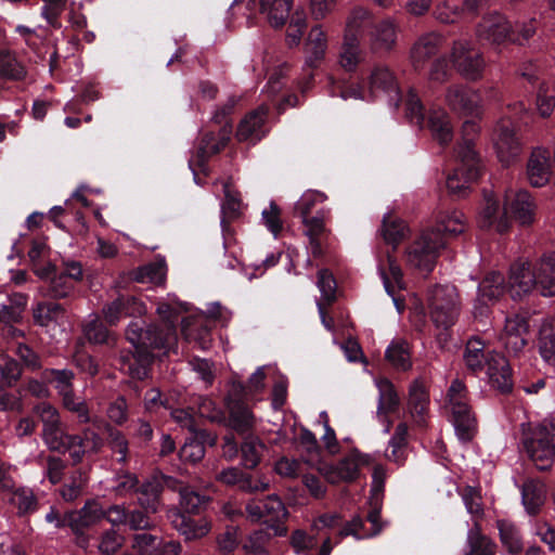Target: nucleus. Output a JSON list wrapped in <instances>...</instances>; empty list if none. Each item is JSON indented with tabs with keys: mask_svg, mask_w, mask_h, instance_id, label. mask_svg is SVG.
Returning a JSON list of instances; mask_svg holds the SVG:
<instances>
[{
	"mask_svg": "<svg viewBox=\"0 0 555 555\" xmlns=\"http://www.w3.org/2000/svg\"><path fill=\"white\" fill-rule=\"evenodd\" d=\"M157 313L162 319L160 324L150 325L144 330L138 322H131L127 327L126 338L134 347V352L120 353V370L133 378L144 379L147 376V366L153 359L150 349L167 353L177 345V309L168 304H162L157 308Z\"/></svg>",
	"mask_w": 555,
	"mask_h": 555,
	"instance_id": "nucleus-1",
	"label": "nucleus"
},
{
	"mask_svg": "<svg viewBox=\"0 0 555 555\" xmlns=\"http://www.w3.org/2000/svg\"><path fill=\"white\" fill-rule=\"evenodd\" d=\"M463 361L466 369L475 374L486 370L489 384L501 393H508L513 389L507 359L494 350H486L485 343L479 338L473 337L466 343Z\"/></svg>",
	"mask_w": 555,
	"mask_h": 555,
	"instance_id": "nucleus-2",
	"label": "nucleus"
},
{
	"mask_svg": "<svg viewBox=\"0 0 555 555\" xmlns=\"http://www.w3.org/2000/svg\"><path fill=\"white\" fill-rule=\"evenodd\" d=\"M520 441L538 469L545 470L551 467L555 459V422L522 424Z\"/></svg>",
	"mask_w": 555,
	"mask_h": 555,
	"instance_id": "nucleus-3",
	"label": "nucleus"
},
{
	"mask_svg": "<svg viewBox=\"0 0 555 555\" xmlns=\"http://www.w3.org/2000/svg\"><path fill=\"white\" fill-rule=\"evenodd\" d=\"M380 93H395L398 98V81L395 73L384 63L374 64L361 86H351L341 92L344 99L369 100Z\"/></svg>",
	"mask_w": 555,
	"mask_h": 555,
	"instance_id": "nucleus-4",
	"label": "nucleus"
},
{
	"mask_svg": "<svg viewBox=\"0 0 555 555\" xmlns=\"http://www.w3.org/2000/svg\"><path fill=\"white\" fill-rule=\"evenodd\" d=\"M451 67L465 80L482 78L486 61L482 52L467 39L454 40L449 54Z\"/></svg>",
	"mask_w": 555,
	"mask_h": 555,
	"instance_id": "nucleus-5",
	"label": "nucleus"
},
{
	"mask_svg": "<svg viewBox=\"0 0 555 555\" xmlns=\"http://www.w3.org/2000/svg\"><path fill=\"white\" fill-rule=\"evenodd\" d=\"M430 318L437 327L453 326L460 315L461 301L453 285H437L429 292Z\"/></svg>",
	"mask_w": 555,
	"mask_h": 555,
	"instance_id": "nucleus-6",
	"label": "nucleus"
},
{
	"mask_svg": "<svg viewBox=\"0 0 555 555\" xmlns=\"http://www.w3.org/2000/svg\"><path fill=\"white\" fill-rule=\"evenodd\" d=\"M455 168L447 177V188L455 196H464L470 183L476 181L481 170V159L477 151L469 147L454 155Z\"/></svg>",
	"mask_w": 555,
	"mask_h": 555,
	"instance_id": "nucleus-7",
	"label": "nucleus"
},
{
	"mask_svg": "<svg viewBox=\"0 0 555 555\" xmlns=\"http://www.w3.org/2000/svg\"><path fill=\"white\" fill-rule=\"evenodd\" d=\"M448 397L456 436L461 441L468 442L476 433V418L467 403V389L464 383L460 379L453 380Z\"/></svg>",
	"mask_w": 555,
	"mask_h": 555,
	"instance_id": "nucleus-8",
	"label": "nucleus"
},
{
	"mask_svg": "<svg viewBox=\"0 0 555 555\" xmlns=\"http://www.w3.org/2000/svg\"><path fill=\"white\" fill-rule=\"evenodd\" d=\"M446 247L443 237L436 231L426 229L406 249V261L410 266L430 272Z\"/></svg>",
	"mask_w": 555,
	"mask_h": 555,
	"instance_id": "nucleus-9",
	"label": "nucleus"
},
{
	"mask_svg": "<svg viewBox=\"0 0 555 555\" xmlns=\"http://www.w3.org/2000/svg\"><path fill=\"white\" fill-rule=\"evenodd\" d=\"M443 101L451 112L460 116H477L481 109L479 91L462 82L449 85Z\"/></svg>",
	"mask_w": 555,
	"mask_h": 555,
	"instance_id": "nucleus-10",
	"label": "nucleus"
},
{
	"mask_svg": "<svg viewBox=\"0 0 555 555\" xmlns=\"http://www.w3.org/2000/svg\"><path fill=\"white\" fill-rule=\"evenodd\" d=\"M513 25L509 20L498 11L489 12L482 16L476 26V37L492 46H500L505 41H517L513 39Z\"/></svg>",
	"mask_w": 555,
	"mask_h": 555,
	"instance_id": "nucleus-11",
	"label": "nucleus"
},
{
	"mask_svg": "<svg viewBox=\"0 0 555 555\" xmlns=\"http://www.w3.org/2000/svg\"><path fill=\"white\" fill-rule=\"evenodd\" d=\"M367 463L369 455L352 451L337 464H321L319 472L331 483L351 482L359 477L360 468Z\"/></svg>",
	"mask_w": 555,
	"mask_h": 555,
	"instance_id": "nucleus-12",
	"label": "nucleus"
},
{
	"mask_svg": "<svg viewBox=\"0 0 555 555\" xmlns=\"http://www.w3.org/2000/svg\"><path fill=\"white\" fill-rule=\"evenodd\" d=\"M477 222L481 229L498 233H504L509 229L511 220L506 216L505 205L501 207L500 195L494 191L485 190Z\"/></svg>",
	"mask_w": 555,
	"mask_h": 555,
	"instance_id": "nucleus-13",
	"label": "nucleus"
},
{
	"mask_svg": "<svg viewBox=\"0 0 555 555\" xmlns=\"http://www.w3.org/2000/svg\"><path fill=\"white\" fill-rule=\"evenodd\" d=\"M399 25L386 17L371 25L367 30V47L372 54L387 55L395 51L398 42Z\"/></svg>",
	"mask_w": 555,
	"mask_h": 555,
	"instance_id": "nucleus-14",
	"label": "nucleus"
},
{
	"mask_svg": "<svg viewBox=\"0 0 555 555\" xmlns=\"http://www.w3.org/2000/svg\"><path fill=\"white\" fill-rule=\"evenodd\" d=\"M529 328L528 317L520 313L506 317L500 341L508 353L518 356L522 352L529 340Z\"/></svg>",
	"mask_w": 555,
	"mask_h": 555,
	"instance_id": "nucleus-15",
	"label": "nucleus"
},
{
	"mask_svg": "<svg viewBox=\"0 0 555 555\" xmlns=\"http://www.w3.org/2000/svg\"><path fill=\"white\" fill-rule=\"evenodd\" d=\"M493 142L498 157L503 165H509L519 156L522 149L515 126L506 118L496 124Z\"/></svg>",
	"mask_w": 555,
	"mask_h": 555,
	"instance_id": "nucleus-16",
	"label": "nucleus"
},
{
	"mask_svg": "<svg viewBox=\"0 0 555 555\" xmlns=\"http://www.w3.org/2000/svg\"><path fill=\"white\" fill-rule=\"evenodd\" d=\"M443 44V38L437 33H426L420 36L409 52L410 64L414 70H423L428 62L438 55Z\"/></svg>",
	"mask_w": 555,
	"mask_h": 555,
	"instance_id": "nucleus-17",
	"label": "nucleus"
},
{
	"mask_svg": "<svg viewBox=\"0 0 555 555\" xmlns=\"http://www.w3.org/2000/svg\"><path fill=\"white\" fill-rule=\"evenodd\" d=\"M505 209L506 216L513 218L521 225L533 222L535 215V204L529 192L525 190L505 191Z\"/></svg>",
	"mask_w": 555,
	"mask_h": 555,
	"instance_id": "nucleus-18",
	"label": "nucleus"
},
{
	"mask_svg": "<svg viewBox=\"0 0 555 555\" xmlns=\"http://www.w3.org/2000/svg\"><path fill=\"white\" fill-rule=\"evenodd\" d=\"M330 211L320 209L315 216L301 219L304 224V234L308 237L309 249L313 257L319 258L324 254V245L330 234L325 222L328 219Z\"/></svg>",
	"mask_w": 555,
	"mask_h": 555,
	"instance_id": "nucleus-19",
	"label": "nucleus"
},
{
	"mask_svg": "<svg viewBox=\"0 0 555 555\" xmlns=\"http://www.w3.org/2000/svg\"><path fill=\"white\" fill-rule=\"evenodd\" d=\"M537 285V278L532 264L519 260L511 266L507 292L513 299H521L530 294Z\"/></svg>",
	"mask_w": 555,
	"mask_h": 555,
	"instance_id": "nucleus-20",
	"label": "nucleus"
},
{
	"mask_svg": "<svg viewBox=\"0 0 555 555\" xmlns=\"http://www.w3.org/2000/svg\"><path fill=\"white\" fill-rule=\"evenodd\" d=\"M268 112V106L260 105L258 108L247 114L237 127V140L253 144L260 141L269 131L266 125Z\"/></svg>",
	"mask_w": 555,
	"mask_h": 555,
	"instance_id": "nucleus-21",
	"label": "nucleus"
},
{
	"mask_svg": "<svg viewBox=\"0 0 555 555\" xmlns=\"http://www.w3.org/2000/svg\"><path fill=\"white\" fill-rule=\"evenodd\" d=\"M105 516V511L102 505L95 501L90 500L79 511H72L67 513L69 520V528L77 535H81V545L87 543V538L83 537L85 529L95 525Z\"/></svg>",
	"mask_w": 555,
	"mask_h": 555,
	"instance_id": "nucleus-22",
	"label": "nucleus"
},
{
	"mask_svg": "<svg viewBox=\"0 0 555 555\" xmlns=\"http://www.w3.org/2000/svg\"><path fill=\"white\" fill-rule=\"evenodd\" d=\"M507 287L504 286V278L499 272L488 274L478 286V297L473 313L477 317L486 315L488 305L501 297Z\"/></svg>",
	"mask_w": 555,
	"mask_h": 555,
	"instance_id": "nucleus-23",
	"label": "nucleus"
},
{
	"mask_svg": "<svg viewBox=\"0 0 555 555\" xmlns=\"http://www.w3.org/2000/svg\"><path fill=\"white\" fill-rule=\"evenodd\" d=\"M527 179L533 188H542L552 177L550 152L544 147H535L530 153L526 168Z\"/></svg>",
	"mask_w": 555,
	"mask_h": 555,
	"instance_id": "nucleus-24",
	"label": "nucleus"
},
{
	"mask_svg": "<svg viewBox=\"0 0 555 555\" xmlns=\"http://www.w3.org/2000/svg\"><path fill=\"white\" fill-rule=\"evenodd\" d=\"M103 317L109 325H116L125 317L145 313L144 305L131 295H119L102 309Z\"/></svg>",
	"mask_w": 555,
	"mask_h": 555,
	"instance_id": "nucleus-25",
	"label": "nucleus"
},
{
	"mask_svg": "<svg viewBox=\"0 0 555 555\" xmlns=\"http://www.w3.org/2000/svg\"><path fill=\"white\" fill-rule=\"evenodd\" d=\"M168 518L172 526L182 534L186 540H196L205 537L211 529L210 522L204 518L195 520L179 509L173 508L168 512Z\"/></svg>",
	"mask_w": 555,
	"mask_h": 555,
	"instance_id": "nucleus-26",
	"label": "nucleus"
},
{
	"mask_svg": "<svg viewBox=\"0 0 555 555\" xmlns=\"http://www.w3.org/2000/svg\"><path fill=\"white\" fill-rule=\"evenodd\" d=\"M327 35L321 25L313 26L305 42V66L315 68L324 60L327 51Z\"/></svg>",
	"mask_w": 555,
	"mask_h": 555,
	"instance_id": "nucleus-27",
	"label": "nucleus"
},
{
	"mask_svg": "<svg viewBox=\"0 0 555 555\" xmlns=\"http://www.w3.org/2000/svg\"><path fill=\"white\" fill-rule=\"evenodd\" d=\"M263 522L269 524V529L273 531V535L284 537L287 528L283 520L287 517V509L278 495H269L262 500Z\"/></svg>",
	"mask_w": 555,
	"mask_h": 555,
	"instance_id": "nucleus-28",
	"label": "nucleus"
},
{
	"mask_svg": "<svg viewBox=\"0 0 555 555\" xmlns=\"http://www.w3.org/2000/svg\"><path fill=\"white\" fill-rule=\"evenodd\" d=\"M378 272L383 280L384 287L388 295H390L399 308L398 299L396 298L397 291L403 288L402 270L397 262V259L387 251L386 258L379 260Z\"/></svg>",
	"mask_w": 555,
	"mask_h": 555,
	"instance_id": "nucleus-29",
	"label": "nucleus"
},
{
	"mask_svg": "<svg viewBox=\"0 0 555 555\" xmlns=\"http://www.w3.org/2000/svg\"><path fill=\"white\" fill-rule=\"evenodd\" d=\"M376 387L378 389L377 416L382 422L387 423L385 431L388 433L390 429V421L387 415L397 411L400 404V399L395 386L387 378L377 379Z\"/></svg>",
	"mask_w": 555,
	"mask_h": 555,
	"instance_id": "nucleus-30",
	"label": "nucleus"
},
{
	"mask_svg": "<svg viewBox=\"0 0 555 555\" xmlns=\"http://www.w3.org/2000/svg\"><path fill=\"white\" fill-rule=\"evenodd\" d=\"M427 127L433 138L440 144L447 145L453 139V126L449 113L442 107L429 111Z\"/></svg>",
	"mask_w": 555,
	"mask_h": 555,
	"instance_id": "nucleus-31",
	"label": "nucleus"
},
{
	"mask_svg": "<svg viewBox=\"0 0 555 555\" xmlns=\"http://www.w3.org/2000/svg\"><path fill=\"white\" fill-rule=\"evenodd\" d=\"M466 229V219L462 211L456 209H449L439 211L436 217V225L430 230L439 233L444 243L447 237L456 236L463 233Z\"/></svg>",
	"mask_w": 555,
	"mask_h": 555,
	"instance_id": "nucleus-32",
	"label": "nucleus"
},
{
	"mask_svg": "<svg viewBox=\"0 0 555 555\" xmlns=\"http://www.w3.org/2000/svg\"><path fill=\"white\" fill-rule=\"evenodd\" d=\"M537 278V285L542 296L555 295V255L543 256L532 264Z\"/></svg>",
	"mask_w": 555,
	"mask_h": 555,
	"instance_id": "nucleus-33",
	"label": "nucleus"
},
{
	"mask_svg": "<svg viewBox=\"0 0 555 555\" xmlns=\"http://www.w3.org/2000/svg\"><path fill=\"white\" fill-rule=\"evenodd\" d=\"M429 397L425 386L415 380L409 389L408 410L417 425H424L428 411Z\"/></svg>",
	"mask_w": 555,
	"mask_h": 555,
	"instance_id": "nucleus-34",
	"label": "nucleus"
},
{
	"mask_svg": "<svg viewBox=\"0 0 555 555\" xmlns=\"http://www.w3.org/2000/svg\"><path fill=\"white\" fill-rule=\"evenodd\" d=\"M293 0H260L259 12L274 28L282 27L289 18Z\"/></svg>",
	"mask_w": 555,
	"mask_h": 555,
	"instance_id": "nucleus-35",
	"label": "nucleus"
},
{
	"mask_svg": "<svg viewBox=\"0 0 555 555\" xmlns=\"http://www.w3.org/2000/svg\"><path fill=\"white\" fill-rule=\"evenodd\" d=\"M363 51L360 39L343 37V42L338 52V65L348 73L356 72L363 62Z\"/></svg>",
	"mask_w": 555,
	"mask_h": 555,
	"instance_id": "nucleus-36",
	"label": "nucleus"
},
{
	"mask_svg": "<svg viewBox=\"0 0 555 555\" xmlns=\"http://www.w3.org/2000/svg\"><path fill=\"white\" fill-rule=\"evenodd\" d=\"M521 501L529 515H537L545 500V490L542 482L528 479L520 487Z\"/></svg>",
	"mask_w": 555,
	"mask_h": 555,
	"instance_id": "nucleus-37",
	"label": "nucleus"
},
{
	"mask_svg": "<svg viewBox=\"0 0 555 555\" xmlns=\"http://www.w3.org/2000/svg\"><path fill=\"white\" fill-rule=\"evenodd\" d=\"M374 23L373 13L369 9L354 7L346 18L343 37L360 39L363 29H370L371 25Z\"/></svg>",
	"mask_w": 555,
	"mask_h": 555,
	"instance_id": "nucleus-38",
	"label": "nucleus"
},
{
	"mask_svg": "<svg viewBox=\"0 0 555 555\" xmlns=\"http://www.w3.org/2000/svg\"><path fill=\"white\" fill-rule=\"evenodd\" d=\"M41 438L49 450L61 453L66 452V443L77 444L80 442L78 435L66 433L62 423L50 428H42Z\"/></svg>",
	"mask_w": 555,
	"mask_h": 555,
	"instance_id": "nucleus-39",
	"label": "nucleus"
},
{
	"mask_svg": "<svg viewBox=\"0 0 555 555\" xmlns=\"http://www.w3.org/2000/svg\"><path fill=\"white\" fill-rule=\"evenodd\" d=\"M64 317V306L54 301H39L33 307L34 321L40 326H49L53 322L61 321Z\"/></svg>",
	"mask_w": 555,
	"mask_h": 555,
	"instance_id": "nucleus-40",
	"label": "nucleus"
},
{
	"mask_svg": "<svg viewBox=\"0 0 555 555\" xmlns=\"http://www.w3.org/2000/svg\"><path fill=\"white\" fill-rule=\"evenodd\" d=\"M229 408V425L235 431L244 434L253 428L255 418L249 409L241 401L230 400Z\"/></svg>",
	"mask_w": 555,
	"mask_h": 555,
	"instance_id": "nucleus-41",
	"label": "nucleus"
},
{
	"mask_svg": "<svg viewBox=\"0 0 555 555\" xmlns=\"http://www.w3.org/2000/svg\"><path fill=\"white\" fill-rule=\"evenodd\" d=\"M500 540L503 546L512 555H518L524 548L522 538L518 527L506 519L498 520L496 522Z\"/></svg>",
	"mask_w": 555,
	"mask_h": 555,
	"instance_id": "nucleus-42",
	"label": "nucleus"
},
{
	"mask_svg": "<svg viewBox=\"0 0 555 555\" xmlns=\"http://www.w3.org/2000/svg\"><path fill=\"white\" fill-rule=\"evenodd\" d=\"M408 232L409 229L403 220L391 212L384 216L380 233L386 243L393 245V249L405 237Z\"/></svg>",
	"mask_w": 555,
	"mask_h": 555,
	"instance_id": "nucleus-43",
	"label": "nucleus"
},
{
	"mask_svg": "<svg viewBox=\"0 0 555 555\" xmlns=\"http://www.w3.org/2000/svg\"><path fill=\"white\" fill-rule=\"evenodd\" d=\"M467 545L465 555H495L496 552V544L480 532L477 521L467 533Z\"/></svg>",
	"mask_w": 555,
	"mask_h": 555,
	"instance_id": "nucleus-44",
	"label": "nucleus"
},
{
	"mask_svg": "<svg viewBox=\"0 0 555 555\" xmlns=\"http://www.w3.org/2000/svg\"><path fill=\"white\" fill-rule=\"evenodd\" d=\"M538 347L542 359L555 365V325L548 320L541 324Z\"/></svg>",
	"mask_w": 555,
	"mask_h": 555,
	"instance_id": "nucleus-45",
	"label": "nucleus"
},
{
	"mask_svg": "<svg viewBox=\"0 0 555 555\" xmlns=\"http://www.w3.org/2000/svg\"><path fill=\"white\" fill-rule=\"evenodd\" d=\"M27 75L25 66L9 51H0V76L10 80H23Z\"/></svg>",
	"mask_w": 555,
	"mask_h": 555,
	"instance_id": "nucleus-46",
	"label": "nucleus"
},
{
	"mask_svg": "<svg viewBox=\"0 0 555 555\" xmlns=\"http://www.w3.org/2000/svg\"><path fill=\"white\" fill-rule=\"evenodd\" d=\"M387 360L397 369L405 371L411 367L409 344L404 339L393 340L386 350Z\"/></svg>",
	"mask_w": 555,
	"mask_h": 555,
	"instance_id": "nucleus-47",
	"label": "nucleus"
},
{
	"mask_svg": "<svg viewBox=\"0 0 555 555\" xmlns=\"http://www.w3.org/2000/svg\"><path fill=\"white\" fill-rule=\"evenodd\" d=\"M138 503L139 505L152 513H157L158 511V498L160 493V486L156 481H146L138 487Z\"/></svg>",
	"mask_w": 555,
	"mask_h": 555,
	"instance_id": "nucleus-48",
	"label": "nucleus"
},
{
	"mask_svg": "<svg viewBox=\"0 0 555 555\" xmlns=\"http://www.w3.org/2000/svg\"><path fill=\"white\" fill-rule=\"evenodd\" d=\"M12 505L16 507L20 516L33 514L38 509V500L34 491L29 488H18L13 491L10 499Z\"/></svg>",
	"mask_w": 555,
	"mask_h": 555,
	"instance_id": "nucleus-49",
	"label": "nucleus"
},
{
	"mask_svg": "<svg viewBox=\"0 0 555 555\" xmlns=\"http://www.w3.org/2000/svg\"><path fill=\"white\" fill-rule=\"evenodd\" d=\"M42 377L54 385L61 397L73 391L75 374L70 370L47 369L42 372Z\"/></svg>",
	"mask_w": 555,
	"mask_h": 555,
	"instance_id": "nucleus-50",
	"label": "nucleus"
},
{
	"mask_svg": "<svg viewBox=\"0 0 555 555\" xmlns=\"http://www.w3.org/2000/svg\"><path fill=\"white\" fill-rule=\"evenodd\" d=\"M162 544L160 537L146 532L134 534L132 540V548L141 555H162Z\"/></svg>",
	"mask_w": 555,
	"mask_h": 555,
	"instance_id": "nucleus-51",
	"label": "nucleus"
},
{
	"mask_svg": "<svg viewBox=\"0 0 555 555\" xmlns=\"http://www.w3.org/2000/svg\"><path fill=\"white\" fill-rule=\"evenodd\" d=\"M74 285L61 273L54 275L47 285L42 286L40 293L43 297L52 299H62L70 295Z\"/></svg>",
	"mask_w": 555,
	"mask_h": 555,
	"instance_id": "nucleus-52",
	"label": "nucleus"
},
{
	"mask_svg": "<svg viewBox=\"0 0 555 555\" xmlns=\"http://www.w3.org/2000/svg\"><path fill=\"white\" fill-rule=\"evenodd\" d=\"M242 459L243 464L247 468H254L256 467L262 456V453L264 451V444L260 441L259 438L255 436H248L244 440L242 447Z\"/></svg>",
	"mask_w": 555,
	"mask_h": 555,
	"instance_id": "nucleus-53",
	"label": "nucleus"
},
{
	"mask_svg": "<svg viewBox=\"0 0 555 555\" xmlns=\"http://www.w3.org/2000/svg\"><path fill=\"white\" fill-rule=\"evenodd\" d=\"M326 198L327 196L319 191H306L295 204V215L300 219L311 218V212L315 205L325 202Z\"/></svg>",
	"mask_w": 555,
	"mask_h": 555,
	"instance_id": "nucleus-54",
	"label": "nucleus"
},
{
	"mask_svg": "<svg viewBox=\"0 0 555 555\" xmlns=\"http://www.w3.org/2000/svg\"><path fill=\"white\" fill-rule=\"evenodd\" d=\"M87 482H88L87 474L80 468L75 470L70 477V481L65 483L61 488V491H60L61 496L66 502L75 501L76 499H78L81 495Z\"/></svg>",
	"mask_w": 555,
	"mask_h": 555,
	"instance_id": "nucleus-55",
	"label": "nucleus"
},
{
	"mask_svg": "<svg viewBox=\"0 0 555 555\" xmlns=\"http://www.w3.org/2000/svg\"><path fill=\"white\" fill-rule=\"evenodd\" d=\"M317 285L321 293V299L318 302L325 306L332 305L336 300V281L333 274L326 269L320 270Z\"/></svg>",
	"mask_w": 555,
	"mask_h": 555,
	"instance_id": "nucleus-56",
	"label": "nucleus"
},
{
	"mask_svg": "<svg viewBox=\"0 0 555 555\" xmlns=\"http://www.w3.org/2000/svg\"><path fill=\"white\" fill-rule=\"evenodd\" d=\"M83 333L90 343L106 344L109 341V332L96 314L90 315V320L83 325Z\"/></svg>",
	"mask_w": 555,
	"mask_h": 555,
	"instance_id": "nucleus-57",
	"label": "nucleus"
},
{
	"mask_svg": "<svg viewBox=\"0 0 555 555\" xmlns=\"http://www.w3.org/2000/svg\"><path fill=\"white\" fill-rule=\"evenodd\" d=\"M461 496L467 512L473 516L475 521L478 522V519L483 515L480 492L474 487L467 486L462 490Z\"/></svg>",
	"mask_w": 555,
	"mask_h": 555,
	"instance_id": "nucleus-58",
	"label": "nucleus"
},
{
	"mask_svg": "<svg viewBox=\"0 0 555 555\" xmlns=\"http://www.w3.org/2000/svg\"><path fill=\"white\" fill-rule=\"evenodd\" d=\"M63 406L77 415L78 422L86 424L90 422V414L87 403L83 399L75 396L74 390L62 396Z\"/></svg>",
	"mask_w": 555,
	"mask_h": 555,
	"instance_id": "nucleus-59",
	"label": "nucleus"
},
{
	"mask_svg": "<svg viewBox=\"0 0 555 555\" xmlns=\"http://www.w3.org/2000/svg\"><path fill=\"white\" fill-rule=\"evenodd\" d=\"M452 72L446 56L436 57L428 69V80L438 85L446 83L451 79Z\"/></svg>",
	"mask_w": 555,
	"mask_h": 555,
	"instance_id": "nucleus-60",
	"label": "nucleus"
},
{
	"mask_svg": "<svg viewBox=\"0 0 555 555\" xmlns=\"http://www.w3.org/2000/svg\"><path fill=\"white\" fill-rule=\"evenodd\" d=\"M207 502L205 495L184 487L180 489V505L189 514H196L201 507Z\"/></svg>",
	"mask_w": 555,
	"mask_h": 555,
	"instance_id": "nucleus-61",
	"label": "nucleus"
},
{
	"mask_svg": "<svg viewBox=\"0 0 555 555\" xmlns=\"http://www.w3.org/2000/svg\"><path fill=\"white\" fill-rule=\"evenodd\" d=\"M405 111L406 116L411 122L424 126L425 124V114L424 106L417 93L414 90H410L405 100Z\"/></svg>",
	"mask_w": 555,
	"mask_h": 555,
	"instance_id": "nucleus-62",
	"label": "nucleus"
},
{
	"mask_svg": "<svg viewBox=\"0 0 555 555\" xmlns=\"http://www.w3.org/2000/svg\"><path fill=\"white\" fill-rule=\"evenodd\" d=\"M44 2L41 9L42 17L53 28H60L61 23L59 17L64 12L67 5V0H42Z\"/></svg>",
	"mask_w": 555,
	"mask_h": 555,
	"instance_id": "nucleus-63",
	"label": "nucleus"
},
{
	"mask_svg": "<svg viewBox=\"0 0 555 555\" xmlns=\"http://www.w3.org/2000/svg\"><path fill=\"white\" fill-rule=\"evenodd\" d=\"M33 411L42 423V428H50L62 423L57 409L49 402L36 404Z\"/></svg>",
	"mask_w": 555,
	"mask_h": 555,
	"instance_id": "nucleus-64",
	"label": "nucleus"
}]
</instances>
